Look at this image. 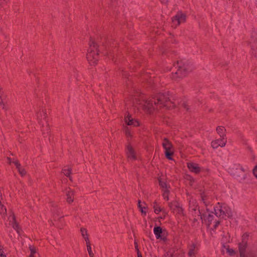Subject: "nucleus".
<instances>
[{
  "label": "nucleus",
  "mask_w": 257,
  "mask_h": 257,
  "mask_svg": "<svg viewBox=\"0 0 257 257\" xmlns=\"http://www.w3.org/2000/svg\"><path fill=\"white\" fill-rule=\"evenodd\" d=\"M253 174L257 178V166L253 169Z\"/></svg>",
  "instance_id": "39"
},
{
  "label": "nucleus",
  "mask_w": 257,
  "mask_h": 257,
  "mask_svg": "<svg viewBox=\"0 0 257 257\" xmlns=\"http://www.w3.org/2000/svg\"><path fill=\"white\" fill-rule=\"evenodd\" d=\"M155 105L154 104V99L146 100L144 105V109L149 113H151L155 109Z\"/></svg>",
  "instance_id": "12"
},
{
  "label": "nucleus",
  "mask_w": 257,
  "mask_h": 257,
  "mask_svg": "<svg viewBox=\"0 0 257 257\" xmlns=\"http://www.w3.org/2000/svg\"><path fill=\"white\" fill-rule=\"evenodd\" d=\"M162 146L165 150L166 157L170 160L173 159L172 156L174 154V150L172 143L166 138L163 139Z\"/></svg>",
  "instance_id": "7"
},
{
  "label": "nucleus",
  "mask_w": 257,
  "mask_h": 257,
  "mask_svg": "<svg viewBox=\"0 0 257 257\" xmlns=\"http://www.w3.org/2000/svg\"><path fill=\"white\" fill-rule=\"evenodd\" d=\"M7 160H8L9 164H11L13 163V160L10 157H7Z\"/></svg>",
  "instance_id": "43"
},
{
  "label": "nucleus",
  "mask_w": 257,
  "mask_h": 257,
  "mask_svg": "<svg viewBox=\"0 0 257 257\" xmlns=\"http://www.w3.org/2000/svg\"><path fill=\"white\" fill-rule=\"evenodd\" d=\"M220 223L219 220H215L214 221V224L213 225V229H216Z\"/></svg>",
  "instance_id": "38"
},
{
  "label": "nucleus",
  "mask_w": 257,
  "mask_h": 257,
  "mask_svg": "<svg viewBox=\"0 0 257 257\" xmlns=\"http://www.w3.org/2000/svg\"><path fill=\"white\" fill-rule=\"evenodd\" d=\"M52 207H53L52 211L54 214L55 218L57 216H59L61 214V210L60 208L58 207L57 204L56 203H52Z\"/></svg>",
  "instance_id": "22"
},
{
  "label": "nucleus",
  "mask_w": 257,
  "mask_h": 257,
  "mask_svg": "<svg viewBox=\"0 0 257 257\" xmlns=\"http://www.w3.org/2000/svg\"><path fill=\"white\" fill-rule=\"evenodd\" d=\"M216 131L220 138H223V139H226L225 134L226 130L224 126H218L216 127Z\"/></svg>",
  "instance_id": "23"
},
{
  "label": "nucleus",
  "mask_w": 257,
  "mask_h": 257,
  "mask_svg": "<svg viewBox=\"0 0 257 257\" xmlns=\"http://www.w3.org/2000/svg\"><path fill=\"white\" fill-rule=\"evenodd\" d=\"M124 121L128 125H133L134 126L139 125V122L137 120L133 119L132 116L129 114L125 117Z\"/></svg>",
  "instance_id": "17"
},
{
  "label": "nucleus",
  "mask_w": 257,
  "mask_h": 257,
  "mask_svg": "<svg viewBox=\"0 0 257 257\" xmlns=\"http://www.w3.org/2000/svg\"><path fill=\"white\" fill-rule=\"evenodd\" d=\"M9 0H0V6L4 5L5 3H6Z\"/></svg>",
  "instance_id": "40"
},
{
  "label": "nucleus",
  "mask_w": 257,
  "mask_h": 257,
  "mask_svg": "<svg viewBox=\"0 0 257 257\" xmlns=\"http://www.w3.org/2000/svg\"><path fill=\"white\" fill-rule=\"evenodd\" d=\"M80 232L82 237L84 239L86 242L89 241L87 229L85 228L81 227L80 228Z\"/></svg>",
  "instance_id": "26"
},
{
  "label": "nucleus",
  "mask_w": 257,
  "mask_h": 257,
  "mask_svg": "<svg viewBox=\"0 0 257 257\" xmlns=\"http://www.w3.org/2000/svg\"><path fill=\"white\" fill-rule=\"evenodd\" d=\"M89 47L88 50V53L86 58L91 65H94L97 63L98 60V52L97 50V45L94 41L90 40L89 43Z\"/></svg>",
  "instance_id": "4"
},
{
  "label": "nucleus",
  "mask_w": 257,
  "mask_h": 257,
  "mask_svg": "<svg viewBox=\"0 0 257 257\" xmlns=\"http://www.w3.org/2000/svg\"><path fill=\"white\" fill-rule=\"evenodd\" d=\"M226 142V139H223V138H220V139L212 141L211 142V146L214 149H216L218 147H223L225 146Z\"/></svg>",
  "instance_id": "13"
},
{
  "label": "nucleus",
  "mask_w": 257,
  "mask_h": 257,
  "mask_svg": "<svg viewBox=\"0 0 257 257\" xmlns=\"http://www.w3.org/2000/svg\"><path fill=\"white\" fill-rule=\"evenodd\" d=\"M202 216L206 217V218L204 219V221L205 223L208 225L210 226V225L212 223V222L214 220V216L212 214L208 213L207 215L203 214L202 215Z\"/></svg>",
  "instance_id": "25"
},
{
  "label": "nucleus",
  "mask_w": 257,
  "mask_h": 257,
  "mask_svg": "<svg viewBox=\"0 0 257 257\" xmlns=\"http://www.w3.org/2000/svg\"><path fill=\"white\" fill-rule=\"evenodd\" d=\"M171 77L175 80L185 77L189 71V66L183 61H177L171 68Z\"/></svg>",
  "instance_id": "1"
},
{
  "label": "nucleus",
  "mask_w": 257,
  "mask_h": 257,
  "mask_svg": "<svg viewBox=\"0 0 257 257\" xmlns=\"http://www.w3.org/2000/svg\"><path fill=\"white\" fill-rule=\"evenodd\" d=\"M215 214L216 216L224 218L225 217L232 218L233 212L231 208L226 204L218 203V205L214 208Z\"/></svg>",
  "instance_id": "5"
},
{
  "label": "nucleus",
  "mask_w": 257,
  "mask_h": 257,
  "mask_svg": "<svg viewBox=\"0 0 257 257\" xmlns=\"http://www.w3.org/2000/svg\"><path fill=\"white\" fill-rule=\"evenodd\" d=\"M249 235L245 233L242 236L241 242L238 244V249L240 257H257V248L255 247L253 250H250L245 254L246 248L247 246V241L248 240Z\"/></svg>",
  "instance_id": "2"
},
{
  "label": "nucleus",
  "mask_w": 257,
  "mask_h": 257,
  "mask_svg": "<svg viewBox=\"0 0 257 257\" xmlns=\"http://www.w3.org/2000/svg\"><path fill=\"white\" fill-rule=\"evenodd\" d=\"M189 211L192 213V215L196 214L197 216H200V218L202 219V216L200 215L199 207L196 202L190 201L189 203Z\"/></svg>",
  "instance_id": "9"
},
{
  "label": "nucleus",
  "mask_w": 257,
  "mask_h": 257,
  "mask_svg": "<svg viewBox=\"0 0 257 257\" xmlns=\"http://www.w3.org/2000/svg\"><path fill=\"white\" fill-rule=\"evenodd\" d=\"M18 170L22 176H24L26 175V171L24 168L21 167L20 169H18Z\"/></svg>",
  "instance_id": "31"
},
{
  "label": "nucleus",
  "mask_w": 257,
  "mask_h": 257,
  "mask_svg": "<svg viewBox=\"0 0 257 257\" xmlns=\"http://www.w3.org/2000/svg\"><path fill=\"white\" fill-rule=\"evenodd\" d=\"M160 1L162 3H164V4H166L167 3L169 0H160Z\"/></svg>",
  "instance_id": "45"
},
{
  "label": "nucleus",
  "mask_w": 257,
  "mask_h": 257,
  "mask_svg": "<svg viewBox=\"0 0 257 257\" xmlns=\"http://www.w3.org/2000/svg\"><path fill=\"white\" fill-rule=\"evenodd\" d=\"M136 248L137 249V251H139V249H138V245H136Z\"/></svg>",
  "instance_id": "48"
},
{
  "label": "nucleus",
  "mask_w": 257,
  "mask_h": 257,
  "mask_svg": "<svg viewBox=\"0 0 257 257\" xmlns=\"http://www.w3.org/2000/svg\"><path fill=\"white\" fill-rule=\"evenodd\" d=\"M230 174L235 177L239 182H243L247 177V175L244 173V168L240 166H234L230 169Z\"/></svg>",
  "instance_id": "6"
},
{
  "label": "nucleus",
  "mask_w": 257,
  "mask_h": 257,
  "mask_svg": "<svg viewBox=\"0 0 257 257\" xmlns=\"http://www.w3.org/2000/svg\"><path fill=\"white\" fill-rule=\"evenodd\" d=\"M196 214H194L193 216H194V221L195 222V221H197L198 220V218H199V217L198 216V218H197V216H196Z\"/></svg>",
  "instance_id": "44"
},
{
  "label": "nucleus",
  "mask_w": 257,
  "mask_h": 257,
  "mask_svg": "<svg viewBox=\"0 0 257 257\" xmlns=\"http://www.w3.org/2000/svg\"><path fill=\"white\" fill-rule=\"evenodd\" d=\"M90 257H94V254L93 253L92 255H89Z\"/></svg>",
  "instance_id": "49"
},
{
  "label": "nucleus",
  "mask_w": 257,
  "mask_h": 257,
  "mask_svg": "<svg viewBox=\"0 0 257 257\" xmlns=\"http://www.w3.org/2000/svg\"><path fill=\"white\" fill-rule=\"evenodd\" d=\"M72 172V169L70 167L68 168H63L62 170V172L67 177H69Z\"/></svg>",
  "instance_id": "27"
},
{
  "label": "nucleus",
  "mask_w": 257,
  "mask_h": 257,
  "mask_svg": "<svg viewBox=\"0 0 257 257\" xmlns=\"http://www.w3.org/2000/svg\"><path fill=\"white\" fill-rule=\"evenodd\" d=\"M124 131H125V135L126 136V137H132L131 131L127 127H125Z\"/></svg>",
  "instance_id": "36"
},
{
  "label": "nucleus",
  "mask_w": 257,
  "mask_h": 257,
  "mask_svg": "<svg viewBox=\"0 0 257 257\" xmlns=\"http://www.w3.org/2000/svg\"><path fill=\"white\" fill-rule=\"evenodd\" d=\"M86 243L89 255H92L93 253L91 250L90 241H87V242H86Z\"/></svg>",
  "instance_id": "30"
},
{
  "label": "nucleus",
  "mask_w": 257,
  "mask_h": 257,
  "mask_svg": "<svg viewBox=\"0 0 257 257\" xmlns=\"http://www.w3.org/2000/svg\"><path fill=\"white\" fill-rule=\"evenodd\" d=\"M137 254H138V257H142V254L141 253V252L139 251H138Z\"/></svg>",
  "instance_id": "46"
},
{
  "label": "nucleus",
  "mask_w": 257,
  "mask_h": 257,
  "mask_svg": "<svg viewBox=\"0 0 257 257\" xmlns=\"http://www.w3.org/2000/svg\"><path fill=\"white\" fill-rule=\"evenodd\" d=\"M159 185L160 186L164 189V190H168L167 189V184L166 183L163 181L162 180V179L160 178L159 179Z\"/></svg>",
  "instance_id": "29"
},
{
  "label": "nucleus",
  "mask_w": 257,
  "mask_h": 257,
  "mask_svg": "<svg viewBox=\"0 0 257 257\" xmlns=\"http://www.w3.org/2000/svg\"><path fill=\"white\" fill-rule=\"evenodd\" d=\"M29 257H34V256H32V255H30Z\"/></svg>",
  "instance_id": "52"
},
{
  "label": "nucleus",
  "mask_w": 257,
  "mask_h": 257,
  "mask_svg": "<svg viewBox=\"0 0 257 257\" xmlns=\"http://www.w3.org/2000/svg\"><path fill=\"white\" fill-rule=\"evenodd\" d=\"M0 256L6 257V255L3 253V246L0 244Z\"/></svg>",
  "instance_id": "37"
},
{
  "label": "nucleus",
  "mask_w": 257,
  "mask_h": 257,
  "mask_svg": "<svg viewBox=\"0 0 257 257\" xmlns=\"http://www.w3.org/2000/svg\"><path fill=\"white\" fill-rule=\"evenodd\" d=\"M153 99H154V104L160 105V107H167L170 108L172 106L175 107V106L174 103L171 101L168 92L158 94L153 98Z\"/></svg>",
  "instance_id": "3"
},
{
  "label": "nucleus",
  "mask_w": 257,
  "mask_h": 257,
  "mask_svg": "<svg viewBox=\"0 0 257 257\" xmlns=\"http://www.w3.org/2000/svg\"><path fill=\"white\" fill-rule=\"evenodd\" d=\"M9 219L10 220V222H12V225L14 229L20 234L21 229L19 227L18 223L16 222L15 215L13 214L12 215H10L9 217Z\"/></svg>",
  "instance_id": "15"
},
{
  "label": "nucleus",
  "mask_w": 257,
  "mask_h": 257,
  "mask_svg": "<svg viewBox=\"0 0 257 257\" xmlns=\"http://www.w3.org/2000/svg\"><path fill=\"white\" fill-rule=\"evenodd\" d=\"M168 194H169V190H164V193H163V196L164 199H166L167 200H169Z\"/></svg>",
  "instance_id": "34"
},
{
  "label": "nucleus",
  "mask_w": 257,
  "mask_h": 257,
  "mask_svg": "<svg viewBox=\"0 0 257 257\" xmlns=\"http://www.w3.org/2000/svg\"><path fill=\"white\" fill-rule=\"evenodd\" d=\"M13 163L15 165L17 169H20V168L21 167V164L18 160L13 159Z\"/></svg>",
  "instance_id": "32"
},
{
  "label": "nucleus",
  "mask_w": 257,
  "mask_h": 257,
  "mask_svg": "<svg viewBox=\"0 0 257 257\" xmlns=\"http://www.w3.org/2000/svg\"><path fill=\"white\" fill-rule=\"evenodd\" d=\"M190 181H194L193 178H192L191 179H190Z\"/></svg>",
  "instance_id": "51"
},
{
  "label": "nucleus",
  "mask_w": 257,
  "mask_h": 257,
  "mask_svg": "<svg viewBox=\"0 0 257 257\" xmlns=\"http://www.w3.org/2000/svg\"><path fill=\"white\" fill-rule=\"evenodd\" d=\"M202 200H203L204 201L205 200L204 198H202Z\"/></svg>",
  "instance_id": "53"
},
{
  "label": "nucleus",
  "mask_w": 257,
  "mask_h": 257,
  "mask_svg": "<svg viewBox=\"0 0 257 257\" xmlns=\"http://www.w3.org/2000/svg\"><path fill=\"white\" fill-rule=\"evenodd\" d=\"M182 105L184 107V108H185L186 109V110H189V107H188V105L187 104L183 103L182 104Z\"/></svg>",
  "instance_id": "42"
},
{
  "label": "nucleus",
  "mask_w": 257,
  "mask_h": 257,
  "mask_svg": "<svg viewBox=\"0 0 257 257\" xmlns=\"http://www.w3.org/2000/svg\"><path fill=\"white\" fill-rule=\"evenodd\" d=\"M187 167L190 171L196 174H198L201 171V169L199 167L198 164L194 163H188Z\"/></svg>",
  "instance_id": "19"
},
{
  "label": "nucleus",
  "mask_w": 257,
  "mask_h": 257,
  "mask_svg": "<svg viewBox=\"0 0 257 257\" xmlns=\"http://www.w3.org/2000/svg\"><path fill=\"white\" fill-rule=\"evenodd\" d=\"M154 233L157 239L160 238L163 240H166V238L165 237H163L162 235H161V234L163 233V231L161 227H155L154 228Z\"/></svg>",
  "instance_id": "20"
},
{
  "label": "nucleus",
  "mask_w": 257,
  "mask_h": 257,
  "mask_svg": "<svg viewBox=\"0 0 257 257\" xmlns=\"http://www.w3.org/2000/svg\"><path fill=\"white\" fill-rule=\"evenodd\" d=\"M69 177V180H70L71 181H72V177L70 176H70H69V177Z\"/></svg>",
  "instance_id": "47"
},
{
  "label": "nucleus",
  "mask_w": 257,
  "mask_h": 257,
  "mask_svg": "<svg viewBox=\"0 0 257 257\" xmlns=\"http://www.w3.org/2000/svg\"><path fill=\"white\" fill-rule=\"evenodd\" d=\"M2 199V194L0 191V214L3 218H5L7 214L6 208L2 204L1 200Z\"/></svg>",
  "instance_id": "24"
},
{
  "label": "nucleus",
  "mask_w": 257,
  "mask_h": 257,
  "mask_svg": "<svg viewBox=\"0 0 257 257\" xmlns=\"http://www.w3.org/2000/svg\"><path fill=\"white\" fill-rule=\"evenodd\" d=\"M138 207L140 209V210L142 213H146V212L144 210V208H145V207L142 206V205L141 204V201L140 200H139L138 201Z\"/></svg>",
  "instance_id": "33"
},
{
  "label": "nucleus",
  "mask_w": 257,
  "mask_h": 257,
  "mask_svg": "<svg viewBox=\"0 0 257 257\" xmlns=\"http://www.w3.org/2000/svg\"><path fill=\"white\" fill-rule=\"evenodd\" d=\"M186 15L182 12H178L172 19V27L176 28L181 23L186 21Z\"/></svg>",
  "instance_id": "8"
},
{
  "label": "nucleus",
  "mask_w": 257,
  "mask_h": 257,
  "mask_svg": "<svg viewBox=\"0 0 257 257\" xmlns=\"http://www.w3.org/2000/svg\"><path fill=\"white\" fill-rule=\"evenodd\" d=\"M47 117L46 111L45 109H40L39 111L37 112V118L38 122L41 124L43 120H46Z\"/></svg>",
  "instance_id": "16"
},
{
  "label": "nucleus",
  "mask_w": 257,
  "mask_h": 257,
  "mask_svg": "<svg viewBox=\"0 0 257 257\" xmlns=\"http://www.w3.org/2000/svg\"><path fill=\"white\" fill-rule=\"evenodd\" d=\"M63 217H64V216H62V217H61L59 218H58V220H60V219H61V218H63Z\"/></svg>",
  "instance_id": "50"
},
{
  "label": "nucleus",
  "mask_w": 257,
  "mask_h": 257,
  "mask_svg": "<svg viewBox=\"0 0 257 257\" xmlns=\"http://www.w3.org/2000/svg\"><path fill=\"white\" fill-rule=\"evenodd\" d=\"M29 249L31 251V254L30 255L34 256V254L36 252V248L34 246H30L29 247Z\"/></svg>",
  "instance_id": "35"
},
{
  "label": "nucleus",
  "mask_w": 257,
  "mask_h": 257,
  "mask_svg": "<svg viewBox=\"0 0 257 257\" xmlns=\"http://www.w3.org/2000/svg\"><path fill=\"white\" fill-rule=\"evenodd\" d=\"M227 251L229 252V253L230 255H232V254H233L234 253V251L232 249H227Z\"/></svg>",
  "instance_id": "41"
},
{
  "label": "nucleus",
  "mask_w": 257,
  "mask_h": 257,
  "mask_svg": "<svg viewBox=\"0 0 257 257\" xmlns=\"http://www.w3.org/2000/svg\"><path fill=\"white\" fill-rule=\"evenodd\" d=\"M153 208L154 209V212L156 214H158L160 212H161L162 210L160 206L156 202H155L153 204Z\"/></svg>",
  "instance_id": "28"
},
{
  "label": "nucleus",
  "mask_w": 257,
  "mask_h": 257,
  "mask_svg": "<svg viewBox=\"0 0 257 257\" xmlns=\"http://www.w3.org/2000/svg\"><path fill=\"white\" fill-rule=\"evenodd\" d=\"M75 192L71 190L70 188H68L66 190V201L68 203L71 204L74 201Z\"/></svg>",
  "instance_id": "18"
},
{
  "label": "nucleus",
  "mask_w": 257,
  "mask_h": 257,
  "mask_svg": "<svg viewBox=\"0 0 257 257\" xmlns=\"http://www.w3.org/2000/svg\"><path fill=\"white\" fill-rule=\"evenodd\" d=\"M250 44L252 50L254 52L255 56L257 57V34L256 33L251 34Z\"/></svg>",
  "instance_id": "11"
},
{
  "label": "nucleus",
  "mask_w": 257,
  "mask_h": 257,
  "mask_svg": "<svg viewBox=\"0 0 257 257\" xmlns=\"http://www.w3.org/2000/svg\"><path fill=\"white\" fill-rule=\"evenodd\" d=\"M169 206L170 209L174 212L180 214L182 212L183 209L180 207V204L177 201H173L169 203Z\"/></svg>",
  "instance_id": "10"
},
{
  "label": "nucleus",
  "mask_w": 257,
  "mask_h": 257,
  "mask_svg": "<svg viewBox=\"0 0 257 257\" xmlns=\"http://www.w3.org/2000/svg\"><path fill=\"white\" fill-rule=\"evenodd\" d=\"M188 248V255L190 257L195 256V255L197 251L196 244L195 243L193 242L189 245Z\"/></svg>",
  "instance_id": "21"
},
{
  "label": "nucleus",
  "mask_w": 257,
  "mask_h": 257,
  "mask_svg": "<svg viewBox=\"0 0 257 257\" xmlns=\"http://www.w3.org/2000/svg\"><path fill=\"white\" fill-rule=\"evenodd\" d=\"M126 155L128 159L131 161H134L137 159L135 150L131 145L127 146Z\"/></svg>",
  "instance_id": "14"
}]
</instances>
